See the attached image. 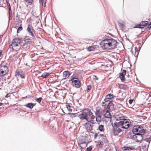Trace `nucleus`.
I'll list each match as a JSON object with an SVG mask.
<instances>
[{"label":"nucleus","mask_w":151,"mask_h":151,"mask_svg":"<svg viewBox=\"0 0 151 151\" xmlns=\"http://www.w3.org/2000/svg\"><path fill=\"white\" fill-rule=\"evenodd\" d=\"M93 114L90 109H85L82 110L81 113L79 114L78 117L81 120H86L87 121L88 116L90 117Z\"/></svg>","instance_id":"f257e3e1"},{"label":"nucleus","mask_w":151,"mask_h":151,"mask_svg":"<svg viewBox=\"0 0 151 151\" xmlns=\"http://www.w3.org/2000/svg\"><path fill=\"white\" fill-rule=\"evenodd\" d=\"M119 120H123V123H124L123 126H122V128L123 129H127L129 128L130 125L129 122L130 120L129 119H125L124 116H121L119 117V119H116V121Z\"/></svg>","instance_id":"f03ea898"},{"label":"nucleus","mask_w":151,"mask_h":151,"mask_svg":"<svg viewBox=\"0 0 151 151\" xmlns=\"http://www.w3.org/2000/svg\"><path fill=\"white\" fill-rule=\"evenodd\" d=\"M110 39H107L102 40L100 43V45L102 48L107 49L110 48Z\"/></svg>","instance_id":"7ed1b4c3"},{"label":"nucleus","mask_w":151,"mask_h":151,"mask_svg":"<svg viewBox=\"0 0 151 151\" xmlns=\"http://www.w3.org/2000/svg\"><path fill=\"white\" fill-rule=\"evenodd\" d=\"M112 125L113 127V134L115 136L121 135L122 134L123 132L122 129L118 127H116L114 126L113 124H112Z\"/></svg>","instance_id":"20e7f679"},{"label":"nucleus","mask_w":151,"mask_h":151,"mask_svg":"<svg viewBox=\"0 0 151 151\" xmlns=\"http://www.w3.org/2000/svg\"><path fill=\"white\" fill-rule=\"evenodd\" d=\"M12 42L14 45V47H19L18 49H19L20 48L19 47L22 43V40L20 39L16 38L13 40Z\"/></svg>","instance_id":"39448f33"},{"label":"nucleus","mask_w":151,"mask_h":151,"mask_svg":"<svg viewBox=\"0 0 151 151\" xmlns=\"http://www.w3.org/2000/svg\"><path fill=\"white\" fill-rule=\"evenodd\" d=\"M72 85L76 88H79L80 86V82L79 80L77 78H73L71 79Z\"/></svg>","instance_id":"423d86ee"},{"label":"nucleus","mask_w":151,"mask_h":151,"mask_svg":"<svg viewBox=\"0 0 151 151\" xmlns=\"http://www.w3.org/2000/svg\"><path fill=\"white\" fill-rule=\"evenodd\" d=\"M9 71L8 67L6 65H1L0 68V73L2 76H4L7 74Z\"/></svg>","instance_id":"0eeeda50"},{"label":"nucleus","mask_w":151,"mask_h":151,"mask_svg":"<svg viewBox=\"0 0 151 151\" xmlns=\"http://www.w3.org/2000/svg\"><path fill=\"white\" fill-rule=\"evenodd\" d=\"M144 134H139L137 135H134L133 136V139L136 142H139L143 139V135Z\"/></svg>","instance_id":"6e6552de"},{"label":"nucleus","mask_w":151,"mask_h":151,"mask_svg":"<svg viewBox=\"0 0 151 151\" xmlns=\"http://www.w3.org/2000/svg\"><path fill=\"white\" fill-rule=\"evenodd\" d=\"M110 48L112 49H114L116 48L117 42V41L111 38L110 39Z\"/></svg>","instance_id":"1a4fd4ad"},{"label":"nucleus","mask_w":151,"mask_h":151,"mask_svg":"<svg viewBox=\"0 0 151 151\" xmlns=\"http://www.w3.org/2000/svg\"><path fill=\"white\" fill-rule=\"evenodd\" d=\"M27 30L29 32V35L31 36L32 38L34 39H36V38L33 32L32 27V26L29 25Z\"/></svg>","instance_id":"9d476101"},{"label":"nucleus","mask_w":151,"mask_h":151,"mask_svg":"<svg viewBox=\"0 0 151 151\" xmlns=\"http://www.w3.org/2000/svg\"><path fill=\"white\" fill-rule=\"evenodd\" d=\"M104 102H103L102 103V106H107L109 107V104L112 103L113 104H114L115 103L116 104V102L113 101L106 100L104 101Z\"/></svg>","instance_id":"9b49d317"},{"label":"nucleus","mask_w":151,"mask_h":151,"mask_svg":"<svg viewBox=\"0 0 151 151\" xmlns=\"http://www.w3.org/2000/svg\"><path fill=\"white\" fill-rule=\"evenodd\" d=\"M123 120H119L116 121V122H115L113 124L114 126H116V127H118L120 128H122V126L124 123H123Z\"/></svg>","instance_id":"f8f14e48"},{"label":"nucleus","mask_w":151,"mask_h":151,"mask_svg":"<svg viewBox=\"0 0 151 151\" xmlns=\"http://www.w3.org/2000/svg\"><path fill=\"white\" fill-rule=\"evenodd\" d=\"M126 73V71L125 70H123V72L120 73L119 77L122 82L125 81V76Z\"/></svg>","instance_id":"ddd939ff"},{"label":"nucleus","mask_w":151,"mask_h":151,"mask_svg":"<svg viewBox=\"0 0 151 151\" xmlns=\"http://www.w3.org/2000/svg\"><path fill=\"white\" fill-rule=\"evenodd\" d=\"M134 147L133 146H129L128 147L126 146L123 147L122 148V149L124 151H125L127 150L128 151H131L134 149Z\"/></svg>","instance_id":"4468645a"},{"label":"nucleus","mask_w":151,"mask_h":151,"mask_svg":"<svg viewBox=\"0 0 151 151\" xmlns=\"http://www.w3.org/2000/svg\"><path fill=\"white\" fill-rule=\"evenodd\" d=\"M84 126L87 130L90 131L93 130V126L90 123L86 122Z\"/></svg>","instance_id":"2eb2a0df"},{"label":"nucleus","mask_w":151,"mask_h":151,"mask_svg":"<svg viewBox=\"0 0 151 151\" xmlns=\"http://www.w3.org/2000/svg\"><path fill=\"white\" fill-rule=\"evenodd\" d=\"M138 129L139 131L140 134H145V129H143V128L142 126H139V125H137Z\"/></svg>","instance_id":"dca6fc26"},{"label":"nucleus","mask_w":151,"mask_h":151,"mask_svg":"<svg viewBox=\"0 0 151 151\" xmlns=\"http://www.w3.org/2000/svg\"><path fill=\"white\" fill-rule=\"evenodd\" d=\"M132 131L133 133L134 134V135H137V134H140L137 126L134 127Z\"/></svg>","instance_id":"f3484780"},{"label":"nucleus","mask_w":151,"mask_h":151,"mask_svg":"<svg viewBox=\"0 0 151 151\" xmlns=\"http://www.w3.org/2000/svg\"><path fill=\"white\" fill-rule=\"evenodd\" d=\"M101 140L103 142V143L107 144L108 143L107 139L106 138V137L105 136H104L103 134L102 136H101Z\"/></svg>","instance_id":"a211bd4d"},{"label":"nucleus","mask_w":151,"mask_h":151,"mask_svg":"<svg viewBox=\"0 0 151 151\" xmlns=\"http://www.w3.org/2000/svg\"><path fill=\"white\" fill-rule=\"evenodd\" d=\"M70 74H71L70 73L69 71H65L63 73V77H65V78H68Z\"/></svg>","instance_id":"6ab92c4d"},{"label":"nucleus","mask_w":151,"mask_h":151,"mask_svg":"<svg viewBox=\"0 0 151 151\" xmlns=\"http://www.w3.org/2000/svg\"><path fill=\"white\" fill-rule=\"evenodd\" d=\"M96 116L101 117L102 115V112L100 111V109H97L96 110L95 112Z\"/></svg>","instance_id":"aec40b11"},{"label":"nucleus","mask_w":151,"mask_h":151,"mask_svg":"<svg viewBox=\"0 0 151 151\" xmlns=\"http://www.w3.org/2000/svg\"><path fill=\"white\" fill-rule=\"evenodd\" d=\"M151 140V137H150L147 138H146L144 140V142H146L147 143V147H148L149 144L150 143V142Z\"/></svg>","instance_id":"412c9836"},{"label":"nucleus","mask_w":151,"mask_h":151,"mask_svg":"<svg viewBox=\"0 0 151 151\" xmlns=\"http://www.w3.org/2000/svg\"><path fill=\"white\" fill-rule=\"evenodd\" d=\"M114 95L113 94H111V93H109L106 95L105 96V98L104 99V101L106 100L110 99L113 98Z\"/></svg>","instance_id":"4be33fe9"},{"label":"nucleus","mask_w":151,"mask_h":151,"mask_svg":"<svg viewBox=\"0 0 151 151\" xmlns=\"http://www.w3.org/2000/svg\"><path fill=\"white\" fill-rule=\"evenodd\" d=\"M29 42H25L24 43H22V45H20V46H22V47L24 49L27 48L28 47V43Z\"/></svg>","instance_id":"5701e85b"},{"label":"nucleus","mask_w":151,"mask_h":151,"mask_svg":"<svg viewBox=\"0 0 151 151\" xmlns=\"http://www.w3.org/2000/svg\"><path fill=\"white\" fill-rule=\"evenodd\" d=\"M120 86L121 88L124 90H127L129 88L128 86L125 84H121L120 85Z\"/></svg>","instance_id":"b1692460"},{"label":"nucleus","mask_w":151,"mask_h":151,"mask_svg":"<svg viewBox=\"0 0 151 151\" xmlns=\"http://www.w3.org/2000/svg\"><path fill=\"white\" fill-rule=\"evenodd\" d=\"M51 73H47V72H45L43 73L42 75L41 76V77L46 78L47 76H48L49 75H50Z\"/></svg>","instance_id":"393cba45"},{"label":"nucleus","mask_w":151,"mask_h":151,"mask_svg":"<svg viewBox=\"0 0 151 151\" xmlns=\"http://www.w3.org/2000/svg\"><path fill=\"white\" fill-rule=\"evenodd\" d=\"M77 114V113H69L67 114V115H69L70 118L73 119V118H74L76 116V115Z\"/></svg>","instance_id":"a878e982"},{"label":"nucleus","mask_w":151,"mask_h":151,"mask_svg":"<svg viewBox=\"0 0 151 151\" xmlns=\"http://www.w3.org/2000/svg\"><path fill=\"white\" fill-rule=\"evenodd\" d=\"M104 116L105 117L108 118H111V115L110 112L104 113Z\"/></svg>","instance_id":"bb28decb"},{"label":"nucleus","mask_w":151,"mask_h":151,"mask_svg":"<svg viewBox=\"0 0 151 151\" xmlns=\"http://www.w3.org/2000/svg\"><path fill=\"white\" fill-rule=\"evenodd\" d=\"M98 129L101 132H104V126L102 124L99 125Z\"/></svg>","instance_id":"cd10ccee"},{"label":"nucleus","mask_w":151,"mask_h":151,"mask_svg":"<svg viewBox=\"0 0 151 151\" xmlns=\"http://www.w3.org/2000/svg\"><path fill=\"white\" fill-rule=\"evenodd\" d=\"M47 0H39L40 3L42 6H45Z\"/></svg>","instance_id":"c85d7f7f"},{"label":"nucleus","mask_w":151,"mask_h":151,"mask_svg":"<svg viewBox=\"0 0 151 151\" xmlns=\"http://www.w3.org/2000/svg\"><path fill=\"white\" fill-rule=\"evenodd\" d=\"M26 106L30 109H32L34 106V105L32 103H29L26 105Z\"/></svg>","instance_id":"c756f323"},{"label":"nucleus","mask_w":151,"mask_h":151,"mask_svg":"<svg viewBox=\"0 0 151 151\" xmlns=\"http://www.w3.org/2000/svg\"><path fill=\"white\" fill-rule=\"evenodd\" d=\"M110 110V107H106L103 110V112L104 113H107V112H109Z\"/></svg>","instance_id":"7c9ffc66"},{"label":"nucleus","mask_w":151,"mask_h":151,"mask_svg":"<svg viewBox=\"0 0 151 151\" xmlns=\"http://www.w3.org/2000/svg\"><path fill=\"white\" fill-rule=\"evenodd\" d=\"M89 116H88V119H87V121L88 122H88H89L90 123V122H92L93 120V119H94V116H93L92 117V116H91V118H89Z\"/></svg>","instance_id":"2f4dec72"},{"label":"nucleus","mask_w":151,"mask_h":151,"mask_svg":"<svg viewBox=\"0 0 151 151\" xmlns=\"http://www.w3.org/2000/svg\"><path fill=\"white\" fill-rule=\"evenodd\" d=\"M141 23L143 25L144 27L147 26L148 24V22L147 21H142Z\"/></svg>","instance_id":"473e14b6"},{"label":"nucleus","mask_w":151,"mask_h":151,"mask_svg":"<svg viewBox=\"0 0 151 151\" xmlns=\"http://www.w3.org/2000/svg\"><path fill=\"white\" fill-rule=\"evenodd\" d=\"M98 144L99 145L100 147H102L104 145V143L99 140L98 142Z\"/></svg>","instance_id":"72a5a7b5"},{"label":"nucleus","mask_w":151,"mask_h":151,"mask_svg":"<svg viewBox=\"0 0 151 151\" xmlns=\"http://www.w3.org/2000/svg\"><path fill=\"white\" fill-rule=\"evenodd\" d=\"M96 121L98 123L100 122L101 120V117L96 116Z\"/></svg>","instance_id":"f704fd0d"},{"label":"nucleus","mask_w":151,"mask_h":151,"mask_svg":"<svg viewBox=\"0 0 151 151\" xmlns=\"http://www.w3.org/2000/svg\"><path fill=\"white\" fill-rule=\"evenodd\" d=\"M66 107L67 108L68 111L69 112H71L72 111V110L70 109L71 106L70 105H69L68 104L66 105Z\"/></svg>","instance_id":"c9c22d12"},{"label":"nucleus","mask_w":151,"mask_h":151,"mask_svg":"<svg viewBox=\"0 0 151 151\" xmlns=\"http://www.w3.org/2000/svg\"><path fill=\"white\" fill-rule=\"evenodd\" d=\"M14 47V45L12 44V42L11 44L9 46V48L11 49V51H13V50H14V49L13 48Z\"/></svg>","instance_id":"e433bc0d"},{"label":"nucleus","mask_w":151,"mask_h":151,"mask_svg":"<svg viewBox=\"0 0 151 151\" xmlns=\"http://www.w3.org/2000/svg\"><path fill=\"white\" fill-rule=\"evenodd\" d=\"M94 50V47L93 46H90L88 48V50L89 51H93Z\"/></svg>","instance_id":"4c0bfd02"},{"label":"nucleus","mask_w":151,"mask_h":151,"mask_svg":"<svg viewBox=\"0 0 151 151\" xmlns=\"http://www.w3.org/2000/svg\"><path fill=\"white\" fill-rule=\"evenodd\" d=\"M42 97H40L39 98L36 99H35V101L37 102H38L39 103H40L41 101L42 100Z\"/></svg>","instance_id":"58836bf2"},{"label":"nucleus","mask_w":151,"mask_h":151,"mask_svg":"<svg viewBox=\"0 0 151 151\" xmlns=\"http://www.w3.org/2000/svg\"><path fill=\"white\" fill-rule=\"evenodd\" d=\"M114 104H113L114 105L116 106V108H120L122 106V105L119 104H116L114 103Z\"/></svg>","instance_id":"ea45409f"},{"label":"nucleus","mask_w":151,"mask_h":151,"mask_svg":"<svg viewBox=\"0 0 151 151\" xmlns=\"http://www.w3.org/2000/svg\"><path fill=\"white\" fill-rule=\"evenodd\" d=\"M135 54H134V56L135 57H137L138 56V49L137 47H135Z\"/></svg>","instance_id":"a19ab883"},{"label":"nucleus","mask_w":151,"mask_h":151,"mask_svg":"<svg viewBox=\"0 0 151 151\" xmlns=\"http://www.w3.org/2000/svg\"><path fill=\"white\" fill-rule=\"evenodd\" d=\"M21 73H20V72L19 69L17 70L15 72V76H19Z\"/></svg>","instance_id":"79ce46f5"},{"label":"nucleus","mask_w":151,"mask_h":151,"mask_svg":"<svg viewBox=\"0 0 151 151\" xmlns=\"http://www.w3.org/2000/svg\"><path fill=\"white\" fill-rule=\"evenodd\" d=\"M91 88V85L88 86L86 88V91L88 92L89 91Z\"/></svg>","instance_id":"37998d69"},{"label":"nucleus","mask_w":151,"mask_h":151,"mask_svg":"<svg viewBox=\"0 0 151 151\" xmlns=\"http://www.w3.org/2000/svg\"><path fill=\"white\" fill-rule=\"evenodd\" d=\"M118 25L119 27L121 28H123L124 26L123 23H121L119 22H118Z\"/></svg>","instance_id":"c03bdc74"},{"label":"nucleus","mask_w":151,"mask_h":151,"mask_svg":"<svg viewBox=\"0 0 151 151\" xmlns=\"http://www.w3.org/2000/svg\"><path fill=\"white\" fill-rule=\"evenodd\" d=\"M22 29V26L19 27L17 29V33H18L19 32L21 31Z\"/></svg>","instance_id":"a18cd8bd"},{"label":"nucleus","mask_w":151,"mask_h":151,"mask_svg":"<svg viewBox=\"0 0 151 151\" xmlns=\"http://www.w3.org/2000/svg\"><path fill=\"white\" fill-rule=\"evenodd\" d=\"M24 1L29 3L32 4L33 1V0H24Z\"/></svg>","instance_id":"49530a36"},{"label":"nucleus","mask_w":151,"mask_h":151,"mask_svg":"<svg viewBox=\"0 0 151 151\" xmlns=\"http://www.w3.org/2000/svg\"><path fill=\"white\" fill-rule=\"evenodd\" d=\"M92 150V147L91 146H89L86 148L87 151H91Z\"/></svg>","instance_id":"de8ad7c7"},{"label":"nucleus","mask_w":151,"mask_h":151,"mask_svg":"<svg viewBox=\"0 0 151 151\" xmlns=\"http://www.w3.org/2000/svg\"><path fill=\"white\" fill-rule=\"evenodd\" d=\"M147 143H146L145 142H143L142 144V146L146 148L147 147Z\"/></svg>","instance_id":"09e8293b"},{"label":"nucleus","mask_w":151,"mask_h":151,"mask_svg":"<svg viewBox=\"0 0 151 151\" xmlns=\"http://www.w3.org/2000/svg\"><path fill=\"white\" fill-rule=\"evenodd\" d=\"M85 144L86 145H87V143L85 140H82L81 142V144Z\"/></svg>","instance_id":"8fccbe9b"},{"label":"nucleus","mask_w":151,"mask_h":151,"mask_svg":"<svg viewBox=\"0 0 151 151\" xmlns=\"http://www.w3.org/2000/svg\"><path fill=\"white\" fill-rule=\"evenodd\" d=\"M150 28H151V22H150V24L148 25L147 27V29H150Z\"/></svg>","instance_id":"3c124183"},{"label":"nucleus","mask_w":151,"mask_h":151,"mask_svg":"<svg viewBox=\"0 0 151 151\" xmlns=\"http://www.w3.org/2000/svg\"><path fill=\"white\" fill-rule=\"evenodd\" d=\"M9 14H12V11L11 7L9 8Z\"/></svg>","instance_id":"603ef678"},{"label":"nucleus","mask_w":151,"mask_h":151,"mask_svg":"<svg viewBox=\"0 0 151 151\" xmlns=\"http://www.w3.org/2000/svg\"><path fill=\"white\" fill-rule=\"evenodd\" d=\"M135 28H141V24L137 25L135 27Z\"/></svg>","instance_id":"864d4df0"},{"label":"nucleus","mask_w":151,"mask_h":151,"mask_svg":"<svg viewBox=\"0 0 151 151\" xmlns=\"http://www.w3.org/2000/svg\"><path fill=\"white\" fill-rule=\"evenodd\" d=\"M19 76L20 77L22 78H25V76L24 74L21 73Z\"/></svg>","instance_id":"5fc2aeb1"},{"label":"nucleus","mask_w":151,"mask_h":151,"mask_svg":"<svg viewBox=\"0 0 151 151\" xmlns=\"http://www.w3.org/2000/svg\"><path fill=\"white\" fill-rule=\"evenodd\" d=\"M12 14H9V21L11 20L12 19Z\"/></svg>","instance_id":"6e6d98bb"},{"label":"nucleus","mask_w":151,"mask_h":151,"mask_svg":"<svg viewBox=\"0 0 151 151\" xmlns=\"http://www.w3.org/2000/svg\"><path fill=\"white\" fill-rule=\"evenodd\" d=\"M133 99H130L129 100V104H131L133 102Z\"/></svg>","instance_id":"4d7b16f0"},{"label":"nucleus","mask_w":151,"mask_h":151,"mask_svg":"<svg viewBox=\"0 0 151 151\" xmlns=\"http://www.w3.org/2000/svg\"><path fill=\"white\" fill-rule=\"evenodd\" d=\"M97 136H98L97 133H95V134H94V139H96Z\"/></svg>","instance_id":"13d9d810"},{"label":"nucleus","mask_w":151,"mask_h":151,"mask_svg":"<svg viewBox=\"0 0 151 151\" xmlns=\"http://www.w3.org/2000/svg\"><path fill=\"white\" fill-rule=\"evenodd\" d=\"M10 93H8L5 96L6 98H8L10 96Z\"/></svg>","instance_id":"bf43d9fd"},{"label":"nucleus","mask_w":151,"mask_h":151,"mask_svg":"<svg viewBox=\"0 0 151 151\" xmlns=\"http://www.w3.org/2000/svg\"><path fill=\"white\" fill-rule=\"evenodd\" d=\"M144 26L142 24H141V29H142L144 28Z\"/></svg>","instance_id":"052dcab7"},{"label":"nucleus","mask_w":151,"mask_h":151,"mask_svg":"<svg viewBox=\"0 0 151 151\" xmlns=\"http://www.w3.org/2000/svg\"><path fill=\"white\" fill-rule=\"evenodd\" d=\"M3 76H2L1 75V73H0V81H1V78Z\"/></svg>","instance_id":"680f3d73"},{"label":"nucleus","mask_w":151,"mask_h":151,"mask_svg":"<svg viewBox=\"0 0 151 151\" xmlns=\"http://www.w3.org/2000/svg\"><path fill=\"white\" fill-rule=\"evenodd\" d=\"M7 4L8 6L9 7H9H11V6H10V3L9 2H8V3H7Z\"/></svg>","instance_id":"e2e57ef3"},{"label":"nucleus","mask_w":151,"mask_h":151,"mask_svg":"<svg viewBox=\"0 0 151 151\" xmlns=\"http://www.w3.org/2000/svg\"><path fill=\"white\" fill-rule=\"evenodd\" d=\"M125 83H129V84H131V83H131V82L130 81H128V82H125Z\"/></svg>","instance_id":"0e129e2a"},{"label":"nucleus","mask_w":151,"mask_h":151,"mask_svg":"<svg viewBox=\"0 0 151 151\" xmlns=\"http://www.w3.org/2000/svg\"><path fill=\"white\" fill-rule=\"evenodd\" d=\"M96 123L94 122V121L93 120L92 122H90V123L91 124H95V123Z\"/></svg>","instance_id":"69168bd1"},{"label":"nucleus","mask_w":151,"mask_h":151,"mask_svg":"<svg viewBox=\"0 0 151 151\" xmlns=\"http://www.w3.org/2000/svg\"><path fill=\"white\" fill-rule=\"evenodd\" d=\"M2 51L1 50H0V57H1L2 55Z\"/></svg>","instance_id":"338daca9"},{"label":"nucleus","mask_w":151,"mask_h":151,"mask_svg":"<svg viewBox=\"0 0 151 151\" xmlns=\"http://www.w3.org/2000/svg\"><path fill=\"white\" fill-rule=\"evenodd\" d=\"M96 77V79L98 80V78L96 77V76H94Z\"/></svg>","instance_id":"774afa93"}]
</instances>
